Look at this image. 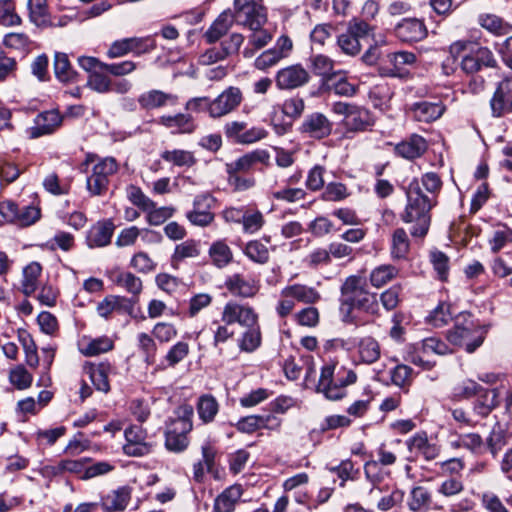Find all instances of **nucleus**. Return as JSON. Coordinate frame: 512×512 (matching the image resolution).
Wrapping results in <instances>:
<instances>
[{
    "instance_id": "nucleus-1",
    "label": "nucleus",
    "mask_w": 512,
    "mask_h": 512,
    "mask_svg": "<svg viewBox=\"0 0 512 512\" xmlns=\"http://www.w3.org/2000/svg\"><path fill=\"white\" fill-rule=\"evenodd\" d=\"M442 180L435 172L424 173L420 179H413L407 189V204L401 213V220L412 224V237L423 238L431 223V210L437 204L436 196L442 189Z\"/></svg>"
},
{
    "instance_id": "nucleus-2",
    "label": "nucleus",
    "mask_w": 512,
    "mask_h": 512,
    "mask_svg": "<svg viewBox=\"0 0 512 512\" xmlns=\"http://www.w3.org/2000/svg\"><path fill=\"white\" fill-rule=\"evenodd\" d=\"M193 408L183 405L177 411V418L173 419L167 427L165 446L169 451L182 452L189 445L188 433L192 430Z\"/></svg>"
},
{
    "instance_id": "nucleus-3",
    "label": "nucleus",
    "mask_w": 512,
    "mask_h": 512,
    "mask_svg": "<svg viewBox=\"0 0 512 512\" xmlns=\"http://www.w3.org/2000/svg\"><path fill=\"white\" fill-rule=\"evenodd\" d=\"M461 317L463 322L458 319L454 329L448 332L447 338L453 345L464 346L468 353H472L482 345L487 330L476 323L469 314Z\"/></svg>"
},
{
    "instance_id": "nucleus-4",
    "label": "nucleus",
    "mask_w": 512,
    "mask_h": 512,
    "mask_svg": "<svg viewBox=\"0 0 512 512\" xmlns=\"http://www.w3.org/2000/svg\"><path fill=\"white\" fill-rule=\"evenodd\" d=\"M335 365L327 364L321 369L317 392L322 393L326 399L336 401L342 399L346 395V386L356 382L357 375L354 371L349 370L343 378L338 377L334 380Z\"/></svg>"
},
{
    "instance_id": "nucleus-5",
    "label": "nucleus",
    "mask_w": 512,
    "mask_h": 512,
    "mask_svg": "<svg viewBox=\"0 0 512 512\" xmlns=\"http://www.w3.org/2000/svg\"><path fill=\"white\" fill-rule=\"evenodd\" d=\"M367 280L361 275L348 276L341 285V313L343 321L353 323V304L368 292Z\"/></svg>"
},
{
    "instance_id": "nucleus-6",
    "label": "nucleus",
    "mask_w": 512,
    "mask_h": 512,
    "mask_svg": "<svg viewBox=\"0 0 512 512\" xmlns=\"http://www.w3.org/2000/svg\"><path fill=\"white\" fill-rule=\"evenodd\" d=\"M373 30L367 21L354 17L348 22L347 30L337 37V45L344 54L355 56L361 51L360 41Z\"/></svg>"
},
{
    "instance_id": "nucleus-7",
    "label": "nucleus",
    "mask_w": 512,
    "mask_h": 512,
    "mask_svg": "<svg viewBox=\"0 0 512 512\" xmlns=\"http://www.w3.org/2000/svg\"><path fill=\"white\" fill-rule=\"evenodd\" d=\"M234 21L246 27L263 26L267 20L262 0H234Z\"/></svg>"
},
{
    "instance_id": "nucleus-8",
    "label": "nucleus",
    "mask_w": 512,
    "mask_h": 512,
    "mask_svg": "<svg viewBox=\"0 0 512 512\" xmlns=\"http://www.w3.org/2000/svg\"><path fill=\"white\" fill-rule=\"evenodd\" d=\"M221 322L224 324H238L241 327H251L258 323V315L248 304L228 301L221 312Z\"/></svg>"
},
{
    "instance_id": "nucleus-9",
    "label": "nucleus",
    "mask_w": 512,
    "mask_h": 512,
    "mask_svg": "<svg viewBox=\"0 0 512 512\" xmlns=\"http://www.w3.org/2000/svg\"><path fill=\"white\" fill-rule=\"evenodd\" d=\"M243 100L240 88L229 86L216 98L211 99L209 106V117L212 119L222 118L235 111Z\"/></svg>"
},
{
    "instance_id": "nucleus-10",
    "label": "nucleus",
    "mask_w": 512,
    "mask_h": 512,
    "mask_svg": "<svg viewBox=\"0 0 512 512\" xmlns=\"http://www.w3.org/2000/svg\"><path fill=\"white\" fill-rule=\"evenodd\" d=\"M118 170L117 162L112 157L99 160L93 167L92 174L87 179V189L93 195H101L107 190L109 177Z\"/></svg>"
},
{
    "instance_id": "nucleus-11",
    "label": "nucleus",
    "mask_w": 512,
    "mask_h": 512,
    "mask_svg": "<svg viewBox=\"0 0 512 512\" xmlns=\"http://www.w3.org/2000/svg\"><path fill=\"white\" fill-rule=\"evenodd\" d=\"M310 74L301 64H293L279 69L275 74V84L279 90H294L306 85Z\"/></svg>"
},
{
    "instance_id": "nucleus-12",
    "label": "nucleus",
    "mask_w": 512,
    "mask_h": 512,
    "mask_svg": "<svg viewBox=\"0 0 512 512\" xmlns=\"http://www.w3.org/2000/svg\"><path fill=\"white\" fill-rule=\"evenodd\" d=\"M332 128L333 123L325 114L313 112L304 118L298 131L306 138L321 140L331 134Z\"/></svg>"
},
{
    "instance_id": "nucleus-13",
    "label": "nucleus",
    "mask_w": 512,
    "mask_h": 512,
    "mask_svg": "<svg viewBox=\"0 0 512 512\" xmlns=\"http://www.w3.org/2000/svg\"><path fill=\"white\" fill-rule=\"evenodd\" d=\"M446 111L445 104L439 99L422 100L412 103L409 106V113L418 122L431 123L439 118Z\"/></svg>"
},
{
    "instance_id": "nucleus-14",
    "label": "nucleus",
    "mask_w": 512,
    "mask_h": 512,
    "mask_svg": "<svg viewBox=\"0 0 512 512\" xmlns=\"http://www.w3.org/2000/svg\"><path fill=\"white\" fill-rule=\"evenodd\" d=\"M125 439L123 451L128 456L140 457L149 454L152 450V445L147 441V433L140 426H131L126 429Z\"/></svg>"
},
{
    "instance_id": "nucleus-15",
    "label": "nucleus",
    "mask_w": 512,
    "mask_h": 512,
    "mask_svg": "<svg viewBox=\"0 0 512 512\" xmlns=\"http://www.w3.org/2000/svg\"><path fill=\"white\" fill-rule=\"evenodd\" d=\"M497 61L490 49L487 47H477L466 54L461 61V68L468 74H473L483 67L494 68Z\"/></svg>"
},
{
    "instance_id": "nucleus-16",
    "label": "nucleus",
    "mask_w": 512,
    "mask_h": 512,
    "mask_svg": "<svg viewBox=\"0 0 512 512\" xmlns=\"http://www.w3.org/2000/svg\"><path fill=\"white\" fill-rule=\"evenodd\" d=\"M490 107L494 117H501L512 112V88L510 79H503L497 86L491 100Z\"/></svg>"
},
{
    "instance_id": "nucleus-17",
    "label": "nucleus",
    "mask_w": 512,
    "mask_h": 512,
    "mask_svg": "<svg viewBox=\"0 0 512 512\" xmlns=\"http://www.w3.org/2000/svg\"><path fill=\"white\" fill-rule=\"evenodd\" d=\"M269 160V154L266 150H255L244 154L238 159L226 163L225 169L227 174H244L248 173L257 163H266Z\"/></svg>"
},
{
    "instance_id": "nucleus-18",
    "label": "nucleus",
    "mask_w": 512,
    "mask_h": 512,
    "mask_svg": "<svg viewBox=\"0 0 512 512\" xmlns=\"http://www.w3.org/2000/svg\"><path fill=\"white\" fill-rule=\"evenodd\" d=\"M62 116L56 110L45 111L38 114L34 120V126L30 129L31 137L38 138L51 134L62 124Z\"/></svg>"
},
{
    "instance_id": "nucleus-19",
    "label": "nucleus",
    "mask_w": 512,
    "mask_h": 512,
    "mask_svg": "<svg viewBox=\"0 0 512 512\" xmlns=\"http://www.w3.org/2000/svg\"><path fill=\"white\" fill-rule=\"evenodd\" d=\"M396 36L404 42L422 40L427 30L424 23L416 18H405L395 27Z\"/></svg>"
},
{
    "instance_id": "nucleus-20",
    "label": "nucleus",
    "mask_w": 512,
    "mask_h": 512,
    "mask_svg": "<svg viewBox=\"0 0 512 512\" xmlns=\"http://www.w3.org/2000/svg\"><path fill=\"white\" fill-rule=\"evenodd\" d=\"M225 287L234 296L249 298L256 295L259 285L256 280L241 274H233L225 281Z\"/></svg>"
},
{
    "instance_id": "nucleus-21",
    "label": "nucleus",
    "mask_w": 512,
    "mask_h": 512,
    "mask_svg": "<svg viewBox=\"0 0 512 512\" xmlns=\"http://www.w3.org/2000/svg\"><path fill=\"white\" fill-rule=\"evenodd\" d=\"M388 61L392 67H382L381 75L387 77L402 78L407 74L406 65H412L416 61V56L412 52L399 51L388 55Z\"/></svg>"
},
{
    "instance_id": "nucleus-22",
    "label": "nucleus",
    "mask_w": 512,
    "mask_h": 512,
    "mask_svg": "<svg viewBox=\"0 0 512 512\" xmlns=\"http://www.w3.org/2000/svg\"><path fill=\"white\" fill-rule=\"evenodd\" d=\"M212 201V197L207 194L195 198L194 209L186 215L191 224L205 227L212 223L214 214L208 210Z\"/></svg>"
},
{
    "instance_id": "nucleus-23",
    "label": "nucleus",
    "mask_w": 512,
    "mask_h": 512,
    "mask_svg": "<svg viewBox=\"0 0 512 512\" xmlns=\"http://www.w3.org/2000/svg\"><path fill=\"white\" fill-rule=\"evenodd\" d=\"M158 122L174 133L191 134L196 129V123L190 114L163 115Z\"/></svg>"
},
{
    "instance_id": "nucleus-24",
    "label": "nucleus",
    "mask_w": 512,
    "mask_h": 512,
    "mask_svg": "<svg viewBox=\"0 0 512 512\" xmlns=\"http://www.w3.org/2000/svg\"><path fill=\"white\" fill-rule=\"evenodd\" d=\"M364 473L366 479L372 485L371 489L369 490V496L372 499H376L379 493L388 491V485L381 486V483L387 473L381 469L379 462L376 460L367 461L364 465Z\"/></svg>"
},
{
    "instance_id": "nucleus-25",
    "label": "nucleus",
    "mask_w": 512,
    "mask_h": 512,
    "mask_svg": "<svg viewBox=\"0 0 512 512\" xmlns=\"http://www.w3.org/2000/svg\"><path fill=\"white\" fill-rule=\"evenodd\" d=\"M113 224L110 221L98 222L87 233V245L90 248L104 247L111 242Z\"/></svg>"
},
{
    "instance_id": "nucleus-26",
    "label": "nucleus",
    "mask_w": 512,
    "mask_h": 512,
    "mask_svg": "<svg viewBox=\"0 0 512 512\" xmlns=\"http://www.w3.org/2000/svg\"><path fill=\"white\" fill-rule=\"evenodd\" d=\"M132 307L131 300L123 296L109 295L98 303L96 310L99 316L107 319L113 312H126Z\"/></svg>"
},
{
    "instance_id": "nucleus-27",
    "label": "nucleus",
    "mask_w": 512,
    "mask_h": 512,
    "mask_svg": "<svg viewBox=\"0 0 512 512\" xmlns=\"http://www.w3.org/2000/svg\"><path fill=\"white\" fill-rule=\"evenodd\" d=\"M234 22V17L230 10L222 12L204 34L207 43L212 44L217 42L228 32Z\"/></svg>"
},
{
    "instance_id": "nucleus-28",
    "label": "nucleus",
    "mask_w": 512,
    "mask_h": 512,
    "mask_svg": "<svg viewBox=\"0 0 512 512\" xmlns=\"http://www.w3.org/2000/svg\"><path fill=\"white\" fill-rule=\"evenodd\" d=\"M178 97L160 90H150L139 96L138 102L145 109H155L165 105H175Z\"/></svg>"
},
{
    "instance_id": "nucleus-29",
    "label": "nucleus",
    "mask_w": 512,
    "mask_h": 512,
    "mask_svg": "<svg viewBox=\"0 0 512 512\" xmlns=\"http://www.w3.org/2000/svg\"><path fill=\"white\" fill-rule=\"evenodd\" d=\"M410 252V240L403 228L393 231L390 241V256L393 261L405 260Z\"/></svg>"
},
{
    "instance_id": "nucleus-30",
    "label": "nucleus",
    "mask_w": 512,
    "mask_h": 512,
    "mask_svg": "<svg viewBox=\"0 0 512 512\" xmlns=\"http://www.w3.org/2000/svg\"><path fill=\"white\" fill-rule=\"evenodd\" d=\"M478 398L474 402L473 411L481 417H487L499 404L498 389H484L477 394Z\"/></svg>"
},
{
    "instance_id": "nucleus-31",
    "label": "nucleus",
    "mask_w": 512,
    "mask_h": 512,
    "mask_svg": "<svg viewBox=\"0 0 512 512\" xmlns=\"http://www.w3.org/2000/svg\"><path fill=\"white\" fill-rule=\"evenodd\" d=\"M131 498V490L128 487H120L102 497V507L106 511H122L126 508Z\"/></svg>"
},
{
    "instance_id": "nucleus-32",
    "label": "nucleus",
    "mask_w": 512,
    "mask_h": 512,
    "mask_svg": "<svg viewBox=\"0 0 512 512\" xmlns=\"http://www.w3.org/2000/svg\"><path fill=\"white\" fill-rule=\"evenodd\" d=\"M427 149L425 139L419 135H413L409 140L399 143L395 147L396 153L405 159L420 157Z\"/></svg>"
},
{
    "instance_id": "nucleus-33",
    "label": "nucleus",
    "mask_w": 512,
    "mask_h": 512,
    "mask_svg": "<svg viewBox=\"0 0 512 512\" xmlns=\"http://www.w3.org/2000/svg\"><path fill=\"white\" fill-rule=\"evenodd\" d=\"M248 28L252 33L248 37V45L243 50L245 58L253 57L257 50L265 47L272 40V34L262 26Z\"/></svg>"
},
{
    "instance_id": "nucleus-34",
    "label": "nucleus",
    "mask_w": 512,
    "mask_h": 512,
    "mask_svg": "<svg viewBox=\"0 0 512 512\" xmlns=\"http://www.w3.org/2000/svg\"><path fill=\"white\" fill-rule=\"evenodd\" d=\"M113 346V341L107 336L83 338L79 343V350L83 355L91 357L106 353L112 350Z\"/></svg>"
},
{
    "instance_id": "nucleus-35",
    "label": "nucleus",
    "mask_w": 512,
    "mask_h": 512,
    "mask_svg": "<svg viewBox=\"0 0 512 512\" xmlns=\"http://www.w3.org/2000/svg\"><path fill=\"white\" fill-rule=\"evenodd\" d=\"M242 496V488L240 485H232L225 489L216 499L214 503L215 512H233L236 503Z\"/></svg>"
},
{
    "instance_id": "nucleus-36",
    "label": "nucleus",
    "mask_w": 512,
    "mask_h": 512,
    "mask_svg": "<svg viewBox=\"0 0 512 512\" xmlns=\"http://www.w3.org/2000/svg\"><path fill=\"white\" fill-rule=\"evenodd\" d=\"M282 297L296 299L299 302L313 304L320 299L319 293L312 287L294 284L285 287L281 292Z\"/></svg>"
},
{
    "instance_id": "nucleus-37",
    "label": "nucleus",
    "mask_w": 512,
    "mask_h": 512,
    "mask_svg": "<svg viewBox=\"0 0 512 512\" xmlns=\"http://www.w3.org/2000/svg\"><path fill=\"white\" fill-rule=\"evenodd\" d=\"M509 435L504 424L496 422L485 440L486 449L495 457L508 443Z\"/></svg>"
},
{
    "instance_id": "nucleus-38",
    "label": "nucleus",
    "mask_w": 512,
    "mask_h": 512,
    "mask_svg": "<svg viewBox=\"0 0 512 512\" xmlns=\"http://www.w3.org/2000/svg\"><path fill=\"white\" fill-rule=\"evenodd\" d=\"M478 22L482 28L497 36L507 35L512 32V25L495 14H481Z\"/></svg>"
},
{
    "instance_id": "nucleus-39",
    "label": "nucleus",
    "mask_w": 512,
    "mask_h": 512,
    "mask_svg": "<svg viewBox=\"0 0 512 512\" xmlns=\"http://www.w3.org/2000/svg\"><path fill=\"white\" fill-rule=\"evenodd\" d=\"M512 243V229L506 225H499L491 232L488 238L490 251L497 254Z\"/></svg>"
},
{
    "instance_id": "nucleus-40",
    "label": "nucleus",
    "mask_w": 512,
    "mask_h": 512,
    "mask_svg": "<svg viewBox=\"0 0 512 512\" xmlns=\"http://www.w3.org/2000/svg\"><path fill=\"white\" fill-rule=\"evenodd\" d=\"M373 124L374 119L371 113L369 110L361 106H357L355 111L349 117V120L345 121V127L349 131L353 132L364 131Z\"/></svg>"
},
{
    "instance_id": "nucleus-41",
    "label": "nucleus",
    "mask_w": 512,
    "mask_h": 512,
    "mask_svg": "<svg viewBox=\"0 0 512 512\" xmlns=\"http://www.w3.org/2000/svg\"><path fill=\"white\" fill-rule=\"evenodd\" d=\"M42 267L38 262H31L24 267L21 282L22 292L29 296L33 294L38 287V278L41 274Z\"/></svg>"
},
{
    "instance_id": "nucleus-42",
    "label": "nucleus",
    "mask_w": 512,
    "mask_h": 512,
    "mask_svg": "<svg viewBox=\"0 0 512 512\" xmlns=\"http://www.w3.org/2000/svg\"><path fill=\"white\" fill-rule=\"evenodd\" d=\"M161 158L177 167H192L197 159L193 152L184 149L165 150L161 153Z\"/></svg>"
},
{
    "instance_id": "nucleus-43",
    "label": "nucleus",
    "mask_w": 512,
    "mask_h": 512,
    "mask_svg": "<svg viewBox=\"0 0 512 512\" xmlns=\"http://www.w3.org/2000/svg\"><path fill=\"white\" fill-rule=\"evenodd\" d=\"M27 8L29 19L34 25L46 27L50 24L46 0H28Z\"/></svg>"
},
{
    "instance_id": "nucleus-44",
    "label": "nucleus",
    "mask_w": 512,
    "mask_h": 512,
    "mask_svg": "<svg viewBox=\"0 0 512 512\" xmlns=\"http://www.w3.org/2000/svg\"><path fill=\"white\" fill-rule=\"evenodd\" d=\"M326 85L330 91L339 96L352 97L356 93L355 85L348 82L342 75V71L331 74L326 80Z\"/></svg>"
},
{
    "instance_id": "nucleus-45",
    "label": "nucleus",
    "mask_w": 512,
    "mask_h": 512,
    "mask_svg": "<svg viewBox=\"0 0 512 512\" xmlns=\"http://www.w3.org/2000/svg\"><path fill=\"white\" fill-rule=\"evenodd\" d=\"M111 366L106 363L93 365L89 368V377L98 391L108 393L110 391L109 374Z\"/></svg>"
},
{
    "instance_id": "nucleus-46",
    "label": "nucleus",
    "mask_w": 512,
    "mask_h": 512,
    "mask_svg": "<svg viewBox=\"0 0 512 512\" xmlns=\"http://www.w3.org/2000/svg\"><path fill=\"white\" fill-rule=\"evenodd\" d=\"M219 411V404L215 397L210 394H204L199 397L197 402V412L199 418L204 423L212 422Z\"/></svg>"
},
{
    "instance_id": "nucleus-47",
    "label": "nucleus",
    "mask_w": 512,
    "mask_h": 512,
    "mask_svg": "<svg viewBox=\"0 0 512 512\" xmlns=\"http://www.w3.org/2000/svg\"><path fill=\"white\" fill-rule=\"evenodd\" d=\"M209 256L218 268L227 266L233 258L230 247L222 240L216 241L210 246Z\"/></svg>"
},
{
    "instance_id": "nucleus-48",
    "label": "nucleus",
    "mask_w": 512,
    "mask_h": 512,
    "mask_svg": "<svg viewBox=\"0 0 512 512\" xmlns=\"http://www.w3.org/2000/svg\"><path fill=\"white\" fill-rule=\"evenodd\" d=\"M243 252L252 262L257 264H266L270 258L269 249L261 240L247 242Z\"/></svg>"
},
{
    "instance_id": "nucleus-49",
    "label": "nucleus",
    "mask_w": 512,
    "mask_h": 512,
    "mask_svg": "<svg viewBox=\"0 0 512 512\" xmlns=\"http://www.w3.org/2000/svg\"><path fill=\"white\" fill-rule=\"evenodd\" d=\"M113 282L132 294L133 297H137L143 288L142 280L131 272H119L113 279Z\"/></svg>"
},
{
    "instance_id": "nucleus-50",
    "label": "nucleus",
    "mask_w": 512,
    "mask_h": 512,
    "mask_svg": "<svg viewBox=\"0 0 512 512\" xmlns=\"http://www.w3.org/2000/svg\"><path fill=\"white\" fill-rule=\"evenodd\" d=\"M201 254L200 241L188 239L176 245L172 259L180 262L187 258H196Z\"/></svg>"
},
{
    "instance_id": "nucleus-51",
    "label": "nucleus",
    "mask_w": 512,
    "mask_h": 512,
    "mask_svg": "<svg viewBox=\"0 0 512 512\" xmlns=\"http://www.w3.org/2000/svg\"><path fill=\"white\" fill-rule=\"evenodd\" d=\"M21 17L16 12L14 0H0V25L4 27L19 26Z\"/></svg>"
},
{
    "instance_id": "nucleus-52",
    "label": "nucleus",
    "mask_w": 512,
    "mask_h": 512,
    "mask_svg": "<svg viewBox=\"0 0 512 512\" xmlns=\"http://www.w3.org/2000/svg\"><path fill=\"white\" fill-rule=\"evenodd\" d=\"M398 274V269L391 265H380L370 273V282L372 286L380 288L393 280Z\"/></svg>"
},
{
    "instance_id": "nucleus-53",
    "label": "nucleus",
    "mask_w": 512,
    "mask_h": 512,
    "mask_svg": "<svg viewBox=\"0 0 512 512\" xmlns=\"http://www.w3.org/2000/svg\"><path fill=\"white\" fill-rule=\"evenodd\" d=\"M380 354V346L375 339L366 337L360 341L359 356L364 363L371 364L376 362Z\"/></svg>"
},
{
    "instance_id": "nucleus-54",
    "label": "nucleus",
    "mask_w": 512,
    "mask_h": 512,
    "mask_svg": "<svg viewBox=\"0 0 512 512\" xmlns=\"http://www.w3.org/2000/svg\"><path fill=\"white\" fill-rule=\"evenodd\" d=\"M138 348L144 356V361L148 365L155 363L157 354V344L155 339L147 333H139L137 336Z\"/></svg>"
},
{
    "instance_id": "nucleus-55",
    "label": "nucleus",
    "mask_w": 512,
    "mask_h": 512,
    "mask_svg": "<svg viewBox=\"0 0 512 512\" xmlns=\"http://www.w3.org/2000/svg\"><path fill=\"white\" fill-rule=\"evenodd\" d=\"M246 331L243 333L239 347L242 351L253 352L261 344V332L258 323L255 326L245 327Z\"/></svg>"
},
{
    "instance_id": "nucleus-56",
    "label": "nucleus",
    "mask_w": 512,
    "mask_h": 512,
    "mask_svg": "<svg viewBox=\"0 0 512 512\" xmlns=\"http://www.w3.org/2000/svg\"><path fill=\"white\" fill-rule=\"evenodd\" d=\"M243 231L248 234L257 233L265 224L263 214L258 210H246L242 215Z\"/></svg>"
},
{
    "instance_id": "nucleus-57",
    "label": "nucleus",
    "mask_w": 512,
    "mask_h": 512,
    "mask_svg": "<svg viewBox=\"0 0 512 512\" xmlns=\"http://www.w3.org/2000/svg\"><path fill=\"white\" fill-rule=\"evenodd\" d=\"M29 37L24 33H8L4 36L2 44L7 49L25 54L29 51Z\"/></svg>"
},
{
    "instance_id": "nucleus-58",
    "label": "nucleus",
    "mask_w": 512,
    "mask_h": 512,
    "mask_svg": "<svg viewBox=\"0 0 512 512\" xmlns=\"http://www.w3.org/2000/svg\"><path fill=\"white\" fill-rule=\"evenodd\" d=\"M311 68L316 75L328 79L331 74H334V61L326 55L317 54L310 58Z\"/></svg>"
},
{
    "instance_id": "nucleus-59",
    "label": "nucleus",
    "mask_w": 512,
    "mask_h": 512,
    "mask_svg": "<svg viewBox=\"0 0 512 512\" xmlns=\"http://www.w3.org/2000/svg\"><path fill=\"white\" fill-rule=\"evenodd\" d=\"M462 448L475 455H481L486 451V443L483 437L475 432L461 434Z\"/></svg>"
},
{
    "instance_id": "nucleus-60",
    "label": "nucleus",
    "mask_w": 512,
    "mask_h": 512,
    "mask_svg": "<svg viewBox=\"0 0 512 512\" xmlns=\"http://www.w3.org/2000/svg\"><path fill=\"white\" fill-rule=\"evenodd\" d=\"M54 71L56 77L62 82H68L73 79L74 72L71 68L68 56L65 53L55 54Z\"/></svg>"
},
{
    "instance_id": "nucleus-61",
    "label": "nucleus",
    "mask_w": 512,
    "mask_h": 512,
    "mask_svg": "<svg viewBox=\"0 0 512 512\" xmlns=\"http://www.w3.org/2000/svg\"><path fill=\"white\" fill-rule=\"evenodd\" d=\"M353 308H357L373 316L380 315L379 300L376 293L366 292L360 299L356 300Z\"/></svg>"
},
{
    "instance_id": "nucleus-62",
    "label": "nucleus",
    "mask_w": 512,
    "mask_h": 512,
    "mask_svg": "<svg viewBox=\"0 0 512 512\" xmlns=\"http://www.w3.org/2000/svg\"><path fill=\"white\" fill-rule=\"evenodd\" d=\"M419 344V349H421L422 354H436V355H446L451 353L449 346L443 342L442 340L436 337H428L422 340Z\"/></svg>"
},
{
    "instance_id": "nucleus-63",
    "label": "nucleus",
    "mask_w": 512,
    "mask_h": 512,
    "mask_svg": "<svg viewBox=\"0 0 512 512\" xmlns=\"http://www.w3.org/2000/svg\"><path fill=\"white\" fill-rule=\"evenodd\" d=\"M126 195L129 201L142 211L148 210L155 206V202L146 196L143 191L135 185H129L126 188Z\"/></svg>"
},
{
    "instance_id": "nucleus-64",
    "label": "nucleus",
    "mask_w": 512,
    "mask_h": 512,
    "mask_svg": "<svg viewBox=\"0 0 512 512\" xmlns=\"http://www.w3.org/2000/svg\"><path fill=\"white\" fill-rule=\"evenodd\" d=\"M482 388L476 381L466 379L454 387L453 397L456 400L469 399L480 393Z\"/></svg>"
}]
</instances>
